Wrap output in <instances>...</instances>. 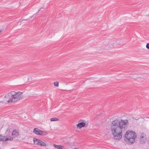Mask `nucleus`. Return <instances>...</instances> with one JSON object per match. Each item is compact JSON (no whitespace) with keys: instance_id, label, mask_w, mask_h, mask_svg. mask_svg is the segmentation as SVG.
Masks as SVG:
<instances>
[{"instance_id":"nucleus-18","label":"nucleus","mask_w":149,"mask_h":149,"mask_svg":"<svg viewBox=\"0 0 149 149\" xmlns=\"http://www.w3.org/2000/svg\"><path fill=\"white\" fill-rule=\"evenodd\" d=\"M0 103H1L2 104L4 103V102H3V101H0Z\"/></svg>"},{"instance_id":"nucleus-8","label":"nucleus","mask_w":149,"mask_h":149,"mask_svg":"<svg viewBox=\"0 0 149 149\" xmlns=\"http://www.w3.org/2000/svg\"><path fill=\"white\" fill-rule=\"evenodd\" d=\"M53 145L55 148L58 149H65L63 146L61 145H56L55 144H53Z\"/></svg>"},{"instance_id":"nucleus-17","label":"nucleus","mask_w":149,"mask_h":149,"mask_svg":"<svg viewBox=\"0 0 149 149\" xmlns=\"http://www.w3.org/2000/svg\"><path fill=\"white\" fill-rule=\"evenodd\" d=\"M146 47L148 49H149V43H148L146 45Z\"/></svg>"},{"instance_id":"nucleus-20","label":"nucleus","mask_w":149,"mask_h":149,"mask_svg":"<svg viewBox=\"0 0 149 149\" xmlns=\"http://www.w3.org/2000/svg\"><path fill=\"white\" fill-rule=\"evenodd\" d=\"M74 149H77V148H74Z\"/></svg>"},{"instance_id":"nucleus-16","label":"nucleus","mask_w":149,"mask_h":149,"mask_svg":"<svg viewBox=\"0 0 149 149\" xmlns=\"http://www.w3.org/2000/svg\"><path fill=\"white\" fill-rule=\"evenodd\" d=\"M41 8L39 10H38V11L37 12V13H36L35 14H34L33 15H36L40 11V10H41V9H42V8Z\"/></svg>"},{"instance_id":"nucleus-2","label":"nucleus","mask_w":149,"mask_h":149,"mask_svg":"<svg viewBox=\"0 0 149 149\" xmlns=\"http://www.w3.org/2000/svg\"><path fill=\"white\" fill-rule=\"evenodd\" d=\"M125 137L127 139L128 142L132 143L135 141V139L136 137V133L132 131H128L126 132L125 134Z\"/></svg>"},{"instance_id":"nucleus-5","label":"nucleus","mask_w":149,"mask_h":149,"mask_svg":"<svg viewBox=\"0 0 149 149\" xmlns=\"http://www.w3.org/2000/svg\"><path fill=\"white\" fill-rule=\"evenodd\" d=\"M13 140V138L10 136L7 137V136H3L0 135V141H6L8 140L12 141Z\"/></svg>"},{"instance_id":"nucleus-7","label":"nucleus","mask_w":149,"mask_h":149,"mask_svg":"<svg viewBox=\"0 0 149 149\" xmlns=\"http://www.w3.org/2000/svg\"><path fill=\"white\" fill-rule=\"evenodd\" d=\"M85 123L83 122H82L79 123L77 124V128H79V129H80L81 127L85 126Z\"/></svg>"},{"instance_id":"nucleus-11","label":"nucleus","mask_w":149,"mask_h":149,"mask_svg":"<svg viewBox=\"0 0 149 149\" xmlns=\"http://www.w3.org/2000/svg\"><path fill=\"white\" fill-rule=\"evenodd\" d=\"M39 144H38V145H40L41 146H46V144L45 143L42 142L40 140H39Z\"/></svg>"},{"instance_id":"nucleus-6","label":"nucleus","mask_w":149,"mask_h":149,"mask_svg":"<svg viewBox=\"0 0 149 149\" xmlns=\"http://www.w3.org/2000/svg\"><path fill=\"white\" fill-rule=\"evenodd\" d=\"M19 135V132L18 131L16 130H15L13 131L12 136L13 138H15L18 136Z\"/></svg>"},{"instance_id":"nucleus-15","label":"nucleus","mask_w":149,"mask_h":149,"mask_svg":"<svg viewBox=\"0 0 149 149\" xmlns=\"http://www.w3.org/2000/svg\"><path fill=\"white\" fill-rule=\"evenodd\" d=\"M58 84L59 83L58 82H55L54 83V86L56 87H58Z\"/></svg>"},{"instance_id":"nucleus-10","label":"nucleus","mask_w":149,"mask_h":149,"mask_svg":"<svg viewBox=\"0 0 149 149\" xmlns=\"http://www.w3.org/2000/svg\"><path fill=\"white\" fill-rule=\"evenodd\" d=\"M40 133L39 135L45 136L48 133V132L46 131H43L40 130Z\"/></svg>"},{"instance_id":"nucleus-13","label":"nucleus","mask_w":149,"mask_h":149,"mask_svg":"<svg viewBox=\"0 0 149 149\" xmlns=\"http://www.w3.org/2000/svg\"><path fill=\"white\" fill-rule=\"evenodd\" d=\"M145 135H146L145 134L143 133H141V136H140V139L141 142V143H143V142H144L143 141V142H142L141 139L143 138H144V136H145Z\"/></svg>"},{"instance_id":"nucleus-12","label":"nucleus","mask_w":149,"mask_h":149,"mask_svg":"<svg viewBox=\"0 0 149 149\" xmlns=\"http://www.w3.org/2000/svg\"><path fill=\"white\" fill-rule=\"evenodd\" d=\"M39 140H40V139H36V138H33V141L34 143L36 145L39 144Z\"/></svg>"},{"instance_id":"nucleus-19","label":"nucleus","mask_w":149,"mask_h":149,"mask_svg":"<svg viewBox=\"0 0 149 149\" xmlns=\"http://www.w3.org/2000/svg\"><path fill=\"white\" fill-rule=\"evenodd\" d=\"M1 31H2V30H0V33H1Z\"/></svg>"},{"instance_id":"nucleus-4","label":"nucleus","mask_w":149,"mask_h":149,"mask_svg":"<svg viewBox=\"0 0 149 149\" xmlns=\"http://www.w3.org/2000/svg\"><path fill=\"white\" fill-rule=\"evenodd\" d=\"M13 93H14V92L12 91L10 93H8L5 96V97L7 99H8L7 100V102L8 103H13V102H12L11 100L13 99V96L14 95V94Z\"/></svg>"},{"instance_id":"nucleus-14","label":"nucleus","mask_w":149,"mask_h":149,"mask_svg":"<svg viewBox=\"0 0 149 149\" xmlns=\"http://www.w3.org/2000/svg\"><path fill=\"white\" fill-rule=\"evenodd\" d=\"M58 120V119L57 118L55 117V118H51L50 119V120L51 121H57Z\"/></svg>"},{"instance_id":"nucleus-3","label":"nucleus","mask_w":149,"mask_h":149,"mask_svg":"<svg viewBox=\"0 0 149 149\" xmlns=\"http://www.w3.org/2000/svg\"><path fill=\"white\" fill-rule=\"evenodd\" d=\"M22 92H14V93H13L14 95H13V99L11 100L12 102H15L18 100L22 99L23 97L22 96Z\"/></svg>"},{"instance_id":"nucleus-1","label":"nucleus","mask_w":149,"mask_h":149,"mask_svg":"<svg viewBox=\"0 0 149 149\" xmlns=\"http://www.w3.org/2000/svg\"><path fill=\"white\" fill-rule=\"evenodd\" d=\"M127 119L116 120L112 121L111 125V130L114 139L120 140L122 137V131L125 130L128 125Z\"/></svg>"},{"instance_id":"nucleus-9","label":"nucleus","mask_w":149,"mask_h":149,"mask_svg":"<svg viewBox=\"0 0 149 149\" xmlns=\"http://www.w3.org/2000/svg\"><path fill=\"white\" fill-rule=\"evenodd\" d=\"M40 130L37 128H34L33 130V132L35 134L40 135Z\"/></svg>"}]
</instances>
